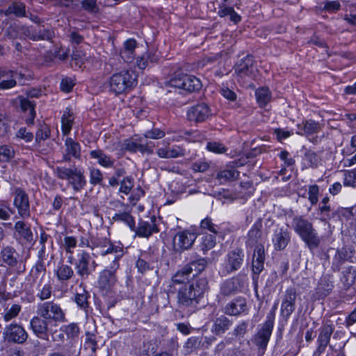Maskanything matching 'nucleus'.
<instances>
[{
	"label": "nucleus",
	"mask_w": 356,
	"mask_h": 356,
	"mask_svg": "<svg viewBox=\"0 0 356 356\" xmlns=\"http://www.w3.org/2000/svg\"><path fill=\"white\" fill-rule=\"evenodd\" d=\"M37 316L30 321L31 328L34 334L43 340H49V335L55 340L54 334L58 323L66 321L65 313L59 304L47 301L37 305Z\"/></svg>",
	"instance_id": "nucleus-1"
},
{
	"label": "nucleus",
	"mask_w": 356,
	"mask_h": 356,
	"mask_svg": "<svg viewBox=\"0 0 356 356\" xmlns=\"http://www.w3.org/2000/svg\"><path fill=\"white\" fill-rule=\"evenodd\" d=\"M207 288V280L204 277L193 278L188 284L175 290L179 306L194 307L202 298Z\"/></svg>",
	"instance_id": "nucleus-2"
},
{
	"label": "nucleus",
	"mask_w": 356,
	"mask_h": 356,
	"mask_svg": "<svg viewBox=\"0 0 356 356\" xmlns=\"http://www.w3.org/2000/svg\"><path fill=\"white\" fill-rule=\"evenodd\" d=\"M92 250H95L94 255L96 257L101 256L105 261H110L106 266L119 269V261L124 255V250L121 245H115L109 241L104 240L96 243L92 247Z\"/></svg>",
	"instance_id": "nucleus-3"
},
{
	"label": "nucleus",
	"mask_w": 356,
	"mask_h": 356,
	"mask_svg": "<svg viewBox=\"0 0 356 356\" xmlns=\"http://www.w3.org/2000/svg\"><path fill=\"white\" fill-rule=\"evenodd\" d=\"M136 75L133 71H121L113 74L110 78V90L116 94H121L132 88L136 84Z\"/></svg>",
	"instance_id": "nucleus-4"
},
{
	"label": "nucleus",
	"mask_w": 356,
	"mask_h": 356,
	"mask_svg": "<svg viewBox=\"0 0 356 356\" xmlns=\"http://www.w3.org/2000/svg\"><path fill=\"white\" fill-rule=\"evenodd\" d=\"M72 259V255L68 257V261L74 264L76 274L83 280L87 279L95 270L97 266L91 255L85 250L77 253L74 262Z\"/></svg>",
	"instance_id": "nucleus-5"
},
{
	"label": "nucleus",
	"mask_w": 356,
	"mask_h": 356,
	"mask_svg": "<svg viewBox=\"0 0 356 356\" xmlns=\"http://www.w3.org/2000/svg\"><path fill=\"white\" fill-rule=\"evenodd\" d=\"M2 334L6 341L17 344L24 343L28 338V333L25 329L17 323L6 325Z\"/></svg>",
	"instance_id": "nucleus-6"
},
{
	"label": "nucleus",
	"mask_w": 356,
	"mask_h": 356,
	"mask_svg": "<svg viewBox=\"0 0 356 356\" xmlns=\"http://www.w3.org/2000/svg\"><path fill=\"white\" fill-rule=\"evenodd\" d=\"M244 253L242 249L236 248L229 252L225 259L221 273L227 275L238 270L243 261Z\"/></svg>",
	"instance_id": "nucleus-7"
},
{
	"label": "nucleus",
	"mask_w": 356,
	"mask_h": 356,
	"mask_svg": "<svg viewBox=\"0 0 356 356\" xmlns=\"http://www.w3.org/2000/svg\"><path fill=\"white\" fill-rule=\"evenodd\" d=\"M118 268L105 266L99 273L97 284L100 289L110 291L118 282L116 273Z\"/></svg>",
	"instance_id": "nucleus-8"
},
{
	"label": "nucleus",
	"mask_w": 356,
	"mask_h": 356,
	"mask_svg": "<svg viewBox=\"0 0 356 356\" xmlns=\"http://www.w3.org/2000/svg\"><path fill=\"white\" fill-rule=\"evenodd\" d=\"M197 236L195 233L188 231H182L177 233L173 238V247L176 251L181 252L185 250L189 249Z\"/></svg>",
	"instance_id": "nucleus-9"
},
{
	"label": "nucleus",
	"mask_w": 356,
	"mask_h": 356,
	"mask_svg": "<svg viewBox=\"0 0 356 356\" xmlns=\"http://www.w3.org/2000/svg\"><path fill=\"white\" fill-rule=\"evenodd\" d=\"M192 273V266H184L178 270L171 278L169 284L170 292L173 293L175 290H180V288L188 284L191 280H189V276Z\"/></svg>",
	"instance_id": "nucleus-10"
},
{
	"label": "nucleus",
	"mask_w": 356,
	"mask_h": 356,
	"mask_svg": "<svg viewBox=\"0 0 356 356\" xmlns=\"http://www.w3.org/2000/svg\"><path fill=\"white\" fill-rule=\"evenodd\" d=\"M293 226L296 232L305 242L309 249L312 248V225L302 218H296Z\"/></svg>",
	"instance_id": "nucleus-11"
},
{
	"label": "nucleus",
	"mask_w": 356,
	"mask_h": 356,
	"mask_svg": "<svg viewBox=\"0 0 356 356\" xmlns=\"http://www.w3.org/2000/svg\"><path fill=\"white\" fill-rule=\"evenodd\" d=\"M13 203L20 217L26 218L30 216L29 200L24 191L19 188L15 191Z\"/></svg>",
	"instance_id": "nucleus-12"
},
{
	"label": "nucleus",
	"mask_w": 356,
	"mask_h": 356,
	"mask_svg": "<svg viewBox=\"0 0 356 356\" xmlns=\"http://www.w3.org/2000/svg\"><path fill=\"white\" fill-rule=\"evenodd\" d=\"M236 73L241 77L254 78L257 74L256 67L253 64L252 58L245 56L236 65Z\"/></svg>",
	"instance_id": "nucleus-13"
},
{
	"label": "nucleus",
	"mask_w": 356,
	"mask_h": 356,
	"mask_svg": "<svg viewBox=\"0 0 356 356\" xmlns=\"http://www.w3.org/2000/svg\"><path fill=\"white\" fill-rule=\"evenodd\" d=\"M211 115V111L206 104H199L191 106L187 111L189 120L195 122H204Z\"/></svg>",
	"instance_id": "nucleus-14"
},
{
	"label": "nucleus",
	"mask_w": 356,
	"mask_h": 356,
	"mask_svg": "<svg viewBox=\"0 0 356 356\" xmlns=\"http://www.w3.org/2000/svg\"><path fill=\"white\" fill-rule=\"evenodd\" d=\"M248 311L246 300L244 298H237L228 302L223 308L225 314L230 316H238Z\"/></svg>",
	"instance_id": "nucleus-15"
},
{
	"label": "nucleus",
	"mask_w": 356,
	"mask_h": 356,
	"mask_svg": "<svg viewBox=\"0 0 356 356\" xmlns=\"http://www.w3.org/2000/svg\"><path fill=\"white\" fill-rule=\"evenodd\" d=\"M296 299V291L292 289H287L281 305V314L284 317L288 318L295 310Z\"/></svg>",
	"instance_id": "nucleus-16"
},
{
	"label": "nucleus",
	"mask_w": 356,
	"mask_h": 356,
	"mask_svg": "<svg viewBox=\"0 0 356 356\" xmlns=\"http://www.w3.org/2000/svg\"><path fill=\"white\" fill-rule=\"evenodd\" d=\"M135 232L138 236L143 238H149L153 233L158 232L159 229L156 224V218L154 216L152 217L149 222L140 220Z\"/></svg>",
	"instance_id": "nucleus-17"
},
{
	"label": "nucleus",
	"mask_w": 356,
	"mask_h": 356,
	"mask_svg": "<svg viewBox=\"0 0 356 356\" xmlns=\"http://www.w3.org/2000/svg\"><path fill=\"white\" fill-rule=\"evenodd\" d=\"M211 331L213 334L218 336L222 335L233 325V321L225 315H220L212 320Z\"/></svg>",
	"instance_id": "nucleus-18"
},
{
	"label": "nucleus",
	"mask_w": 356,
	"mask_h": 356,
	"mask_svg": "<svg viewBox=\"0 0 356 356\" xmlns=\"http://www.w3.org/2000/svg\"><path fill=\"white\" fill-rule=\"evenodd\" d=\"M89 155L91 159L96 160L97 163L104 168H113L115 166V159L106 154L102 149L91 150Z\"/></svg>",
	"instance_id": "nucleus-19"
},
{
	"label": "nucleus",
	"mask_w": 356,
	"mask_h": 356,
	"mask_svg": "<svg viewBox=\"0 0 356 356\" xmlns=\"http://www.w3.org/2000/svg\"><path fill=\"white\" fill-rule=\"evenodd\" d=\"M21 75L15 71H0V90L14 88L17 84V79Z\"/></svg>",
	"instance_id": "nucleus-20"
},
{
	"label": "nucleus",
	"mask_w": 356,
	"mask_h": 356,
	"mask_svg": "<svg viewBox=\"0 0 356 356\" xmlns=\"http://www.w3.org/2000/svg\"><path fill=\"white\" fill-rule=\"evenodd\" d=\"M19 254L15 250L10 247H4L0 252V259L2 264L8 267H14L18 263Z\"/></svg>",
	"instance_id": "nucleus-21"
},
{
	"label": "nucleus",
	"mask_w": 356,
	"mask_h": 356,
	"mask_svg": "<svg viewBox=\"0 0 356 356\" xmlns=\"http://www.w3.org/2000/svg\"><path fill=\"white\" fill-rule=\"evenodd\" d=\"M274 323L266 320L261 330L258 332L256 343L261 348H266L271 336Z\"/></svg>",
	"instance_id": "nucleus-22"
},
{
	"label": "nucleus",
	"mask_w": 356,
	"mask_h": 356,
	"mask_svg": "<svg viewBox=\"0 0 356 356\" xmlns=\"http://www.w3.org/2000/svg\"><path fill=\"white\" fill-rule=\"evenodd\" d=\"M265 256L264 246L259 244L255 246L252 258V271L255 274H259L264 269Z\"/></svg>",
	"instance_id": "nucleus-23"
},
{
	"label": "nucleus",
	"mask_w": 356,
	"mask_h": 356,
	"mask_svg": "<svg viewBox=\"0 0 356 356\" xmlns=\"http://www.w3.org/2000/svg\"><path fill=\"white\" fill-rule=\"evenodd\" d=\"M136 47V41L134 39H128L124 42L120 55L124 62L131 63L134 60Z\"/></svg>",
	"instance_id": "nucleus-24"
},
{
	"label": "nucleus",
	"mask_w": 356,
	"mask_h": 356,
	"mask_svg": "<svg viewBox=\"0 0 356 356\" xmlns=\"http://www.w3.org/2000/svg\"><path fill=\"white\" fill-rule=\"evenodd\" d=\"M334 328L330 325H325L323 326L318 339V347L317 348V353L318 355L325 350V348L330 341V336Z\"/></svg>",
	"instance_id": "nucleus-25"
},
{
	"label": "nucleus",
	"mask_w": 356,
	"mask_h": 356,
	"mask_svg": "<svg viewBox=\"0 0 356 356\" xmlns=\"http://www.w3.org/2000/svg\"><path fill=\"white\" fill-rule=\"evenodd\" d=\"M66 147V154L64 156L65 161H69L70 156H73L75 159H79L81 157V146L79 143L74 141L71 138H67L65 142Z\"/></svg>",
	"instance_id": "nucleus-26"
},
{
	"label": "nucleus",
	"mask_w": 356,
	"mask_h": 356,
	"mask_svg": "<svg viewBox=\"0 0 356 356\" xmlns=\"http://www.w3.org/2000/svg\"><path fill=\"white\" fill-rule=\"evenodd\" d=\"M156 154L162 159L177 158L184 155V149L179 146L160 147L156 150Z\"/></svg>",
	"instance_id": "nucleus-27"
},
{
	"label": "nucleus",
	"mask_w": 356,
	"mask_h": 356,
	"mask_svg": "<svg viewBox=\"0 0 356 356\" xmlns=\"http://www.w3.org/2000/svg\"><path fill=\"white\" fill-rule=\"evenodd\" d=\"M58 280L60 282H65L74 276V272L72 268L63 262H60L55 270Z\"/></svg>",
	"instance_id": "nucleus-28"
},
{
	"label": "nucleus",
	"mask_w": 356,
	"mask_h": 356,
	"mask_svg": "<svg viewBox=\"0 0 356 356\" xmlns=\"http://www.w3.org/2000/svg\"><path fill=\"white\" fill-rule=\"evenodd\" d=\"M289 241V234L282 229L276 230L273 238L274 247L277 250L284 249Z\"/></svg>",
	"instance_id": "nucleus-29"
},
{
	"label": "nucleus",
	"mask_w": 356,
	"mask_h": 356,
	"mask_svg": "<svg viewBox=\"0 0 356 356\" xmlns=\"http://www.w3.org/2000/svg\"><path fill=\"white\" fill-rule=\"evenodd\" d=\"M69 184L76 192L82 190L86 184V180L83 172L81 170L76 169L73 176L70 178Z\"/></svg>",
	"instance_id": "nucleus-30"
},
{
	"label": "nucleus",
	"mask_w": 356,
	"mask_h": 356,
	"mask_svg": "<svg viewBox=\"0 0 356 356\" xmlns=\"http://www.w3.org/2000/svg\"><path fill=\"white\" fill-rule=\"evenodd\" d=\"M239 172L233 168H228L219 171L216 178L223 184L228 181H232L238 179Z\"/></svg>",
	"instance_id": "nucleus-31"
},
{
	"label": "nucleus",
	"mask_w": 356,
	"mask_h": 356,
	"mask_svg": "<svg viewBox=\"0 0 356 356\" xmlns=\"http://www.w3.org/2000/svg\"><path fill=\"white\" fill-rule=\"evenodd\" d=\"M16 232L26 241H33V233L30 227L23 221H17L14 226Z\"/></svg>",
	"instance_id": "nucleus-32"
},
{
	"label": "nucleus",
	"mask_w": 356,
	"mask_h": 356,
	"mask_svg": "<svg viewBox=\"0 0 356 356\" xmlns=\"http://www.w3.org/2000/svg\"><path fill=\"white\" fill-rule=\"evenodd\" d=\"M255 96L259 106L265 107L272 99L271 92L268 88L261 87L255 91Z\"/></svg>",
	"instance_id": "nucleus-33"
},
{
	"label": "nucleus",
	"mask_w": 356,
	"mask_h": 356,
	"mask_svg": "<svg viewBox=\"0 0 356 356\" xmlns=\"http://www.w3.org/2000/svg\"><path fill=\"white\" fill-rule=\"evenodd\" d=\"M184 90L188 92L198 91L201 89L202 84L199 79L193 75H184Z\"/></svg>",
	"instance_id": "nucleus-34"
},
{
	"label": "nucleus",
	"mask_w": 356,
	"mask_h": 356,
	"mask_svg": "<svg viewBox=\"0 0 356 356\" xmlns=\"http://www.w3.org/2000/svg\"><path fill=\"white\" fill-rule=\"evenodd\" d=\"M74 122L72 113L70 109L64 111L61 118V128L63 134L66 136L68 135L72 129Z\"/></svg>",
	"instance_id": "nucleus-35"
},
{
	"label": "nucleus",
	"mask_w": 356,
	"mask_h": 356,
	"mask_svg": "<svg viewBox=\"0 0 356 356\" xmlns=\"http://www.w3.org/2000/svg\"><path fill=\"white\" fill-rule=\"evenodd\" d=\"M261 230L257 225H254L248 234V239L246 243L249 246L258 245L262 244Z\"/></svg>",
	"instance_id": "nucleus-36"
},
{
	"label": "nucleus",
	"mask_w": 356,
	"mask_h": 356,
	"mask_svg": "<svg viewBox=\"0 0 356 356\" xmlns=\"http://www.w3.org/2000/svg\"><path fill=\"white\" fill-rule=\"evenodd\" d=\"M20 107L22 111L29 112L30 118L26 120L27 124H33L35 115L34 106L35 104L30 100L24 97H19Z\"/></svg>",
	"instance_id": "nucleus-37"
},
{
	"label": "nucleus",
	"mask_w": 356,
	"mask_h": 356,
	"mask_svg": "<svg viewBox=\"0 0 356 356\" xmlns=\"http://www.w3.org/2000/svg\"><path fill=\"white\" fill-rule=\"evenodd\" d=\"M113 220L116 222H122L125 223L132 231L135 230V220L134 217L127 212L115 213L113 216Z\"/></svg>",
	"instance_id": "nucleus-38"
},
{
	"label": "nucleus",
	"mask_w": 356,
	"mask_h": 356,
	"mask_svg": "<svg viewBox=\"0 0 356 356\" xmlns=\"http://www.w3.org/2000/svg\"><path fill=\"white\" fill-rule=\"evenodd\" d=\"M238 282L236 279H229L225 281L220 287V292L224 296H231L238 289Z\"/></svg>",
	"instance_id": "nucleus-39"
},
{
	"label": "nucleus",
	"mask_w": 356,
	"mask_h": 356,
	"mask_svg": "<svg viewBox=\"0 0 356 356\" xmlns=\"http://www.w3.org/2000/svg\"><path fill=\"white\" fill-rule=\"evenodd\" d=\"M333 285L325 277L321 278L316 289V293L319 297H325L332 291Z\"/></svg>",
	"instance_id": "nucleus-40"
},
{
	"label": "nucleus",
	"mask_w": 356,
	"mask_h": 356,
	"mask_svg": "<svg viewBox=\"0 0 356 356\" xmlns=\"http://www.w3.org/2000/svg\"><path fill=\"white\" fill-rule=\"evenodd\" d=\"M76 168H68L66 167L58 166L54 170V175L57 178L63 180L70 181Z\"/></svg>",
	"instance_id": "nucleus-41"
},
{
	"label": "nucleus",
	"mask_w": 356,
	"mask_h": 356,
	"mask_svg": "<svg viewBox=\"0 0 356 356\" xmlns=\"http://www.w3.org/2000/svg\"><path fill=\"white\" fill-rule=\"evenodd\" d=\"M72 60L75 65V67L79 69L86 67L84 64L87 60V57L83 51L79 49L74 50L72 54Z\"/></svg>",
	"instance_id": "nucleus-42"
},
{
	"label": "nucleus",
	"mask_w": 356,
	"mask_h": 356,
	"mask_svg": "<svg viewBox=\"0 0 356 356\" xmlns=\"http://www.w3.org/2000/svg\"><path fill=\"white\" fill-rule=\"evenodd\" d=\"M88 298L89 295L88 292L84 289H82L81 292L76 293L74 296V301L80 309L86 310L88 307Z\"/></svg>",
	"instance_id": "nucleus-43"
},
{
	"label": "nucleus",
	"mask_w": 356,
	"mask_h": 356,
	"mask_svg": "<svg viewBox=\"0 0 356 356\" xmlns=\"http://www.w3.org/2000/svg\"><path fill=\"white\" fill-rule=\"evenodd\" d=\"M15 156V150L9 145L0 146V162H8Z\"/></svg>",
	"instance_id": "nucleus-44"
},
{
	"label": "nucleus",
	"mask_w": 356,
	"mask_h": 356,
	"mask_svg": "<svg viewBox=\"0 0 356 356\" xmlns=\"http://www.w3.org/2000/svg\"><path fill=\"white\" fill-rule=\"evenodd\" d=\"M62 245L67 253L73 254V250L77 245V240L74 236H65L63 238Z\"/></svg>",
	"instance_id": "nucleus-45"
},
{
	"label": "nucleus",
	"mask_w": 356,
	"mask_h": 356,
	"mask_svg": "<svg viewBox=\"0 0 356 356\" xmlns=\"http://www.w3.org/2000/svg\"><path fill=\"white\" fill-rule=\"evenodd\" d=\"M134 180L132 177H124L120 183L119 192L128 195L134 187Z\"/></svg>",
	"instance_id": "nucleus-46"
},
{
	"label": "nucleus",
	"mask_w": 356,
	"mask_h": 356,
	"mask_svg": "<svg viewBox=\"0 0 356 356\" xmlns=\"http://www.w3.org/2000/svg\"><path fill=\"white\" fill-rule=\"evenodd\" d=\"M38 292L37 296L41 300H47L51 295V286L49 282L44 283L43 285L40 284L38 285Z\"/></svg>",
	"instance_id": "nucleus-47"
},
{
	"label": "nucleus",
	"mask_w": 356,
	"mask_h": 356,
	"mask_svg": "<svg viewBox=\"0 0 356 356\" xmlns=\"http://www.w3.org/2000/svg\"><path fill=\"white\" fill-rule=\"evenodd\" d=\"M206 148L208 151L215 154L225 153L227 150V148L222 143L216 141L207 143Z\"/></svg>",
	"instance_id": "nucleus-48"
},
{
	"label": "nucleus",
	"mask_w": 356,
	"mask_h": 356,
	"mask_svg": "<svg viewBox=\"0 0 356 356\" xmlns=\"http://www.w3.org/2000/svg\"><path fill=\"white\" fill-rule=\"evenodd\" d=\"M103 181V174L102 171L96 168L90 169V183L92 185H97L102 184Z\"/></svg>",
	"instance_id": "nucleus-49"
},
{
	"label": "nucleus",
	"mask_w": 356,
	"mask_h": 356,
	"mask_svg": "<svg viewBox=\"0 0 356 356\" xmlns=\"http://www.w3.org/2000/svg\"><path fill=\"white\" fill-rule=\"evenodd\" d=\"M7 12L13 13L17 17H24L26 14L25 5L22 3H14L8 7Z\"/></svg>",
	"instance_id": "nucleus-50"
},
{
	"label": "nucleus",
	"mask_w": 356,
	"mask_h": 356,
	"mask_svg": "<svg viewBox=\"0 0 356 356\" xmlns=\"http://www.w3.org/2000/svg\"><path fill=\"white\" fill-rule=\"evenodd\" d=\"M63 332L67 336L68 338H75L79 333V327L76 323H70L62 327Z\"/></svg>",
	"instance_id": "nucleus-51"
},
{
	"label": "nucleus",
	"mask_w": 356,
	"mask_h": 356,
	"mask_svg": "<svg viewBox=\"0 0 356 356\" xmlns=\"http://www.w3.org/2000/svg\"><path fill=\"white\" fill-rule=\"evenodd\" d=\"M343 185L345 186H356V170H348L343 174Z\"/></svg>",
	"instance_id": "nucleus-52"
},
{
	"label": "nucleus",
	"mask_w": 356,
	"mask_h": 356,
	"mask_svg": "<svg viewBox=\"0 0 356 356\" xmlns=\"http://www.w3.org/2000/svg\"><path fill=\"white\" fill-rule=\"evenodd\" d=\"M165 135V133L164 131H163L161 129L159 128H153L152 129L146 131L143 136L145 138H150L154 140H158L163 138Z\"/></svg>",
	"instance_id": "nucleus-53"
},
{
	"label": "nucleus",
	"mask_w": 356,
	"mask_h": 356,
	"mask_svg": "<svg viewBox=\"0 0 356 356\" xmlns=\"http://www.w3.org/2000/svg\"><path fill=\"white\" fill-rule=\"evenodd\" d=\"M216 245V236L212 234H206L202 237V250L207 251Z\"/></svg>",
	"instance_id": "nucleus-54"
},
{
	"label": "nucleus",
	"mask_w": 356,
	"mask_h": 356,
	"mask_svg": "<svg viewBox=\"0 0 356 356\" xmlns=\"http://www.w3.org/2000/svg\"><path fill=\"white\" fill-rule=\"evenodd\" d=\"M21 311V306L15 304L4 314L3 320L6 322L15 318Z\"/></svg>",
	"instance_id": "nucleus-55"
},
{
	"label": "nucleus",
	"mask_w": 356,
	"mask_h": 356,
	"mask_svg": "<svg viewBox=\"0 0 356 356\" xmlns=\"http://www.w3.org/2000/svg\"><path fill=\"white\" fill-rule=\"evenodd\" d=\"M207 265V261L204 258H200L195 261H193L186 266H192V271L194 270L199 273L204 270Z\"/></svg>",
	"instance_id": "nucleus-56"
},
{
	"label": "nucleus",
	"mask_w": 356,
	"mask_h": 356,
	"mask_svg": "<svg viewBox=\"0 0 356 356\" xmlns=\"http://www.w3.org/2000/svg\"><path fill=\"white\" fill-rule=\"evenodd\" d=\"M201 227L202 229H207L215 234H218L219 233L218 226L214 225L209 218H206L201 221Z\"/></svg>",
	"instance_id": "nucleus-57"
},
{
	"label": "nucleus",
	"mask_w": 356,
	"mask_h": 356,
	"mask_svg": "<svg viewBox=\"0 0 356 356\" xmlns=\"http://www.w3.org/2000/svg\"><path fill=\"white\" fill-rule=\"evenodd\" d=\"M343 278L347 286L352 285L356 280V270L352 267L347 268L344 273Z\"/></svg>",
	"instance_id": "nucleus-58"
},
{
	"label": "nucleus",
	"mask_w": 356,
	"mask_h": 356,
	"mask_svg": "<svg viewBox=\"0 0 356 356\" xmlns=\"http://www.w3.org/2000/svg\"><path fill=\"white\" fill-rule=\"evenodd\" d=\"M209 168V163L206 161H198L192 164L191 168L197 172H204Z\"/></svg>",
	"instance_id": "nucleus-59"
},
{
	"label": "nucleus",
	"mask_w": 356,
	"mask_h": 356,
	"mask_svg": "<svg viewBox=\"0 0 356 356\" xmlns=\"http://www.w3.org/2000/svg\"><path fill=\"white\" fill-rule=\"evenodd\" d=\"M49 134L50 131L49 128L45 125L42 126L36 132L35 140L37 142L44 140L49 138Z\"/></svg>",
	"instance_id": "nucleus-60"
},
{
	"label": "nucleus",
	"mask_w": 356,
	"mask_h": 356,
	"mask_svg": "<svg viewBox=\"0 0 356 356\" xmlns=\"http://www.w3.org/2000/svg\"><path fill=\"white\" fill-rule=\"evenodd\" d=\"M248 323L245 321L237 325L234 330V334L236 337H243L247 331Z\"/></svg>",
	"instance_id": "nucleus-61"
},
{
	"label": "nucleus",
	"mask_w": 356,
	"mask_h": 356,
	"mask_svg": "<svg viewBox=\"0 0 356 356\" xmlns=\"http://www.w3.org/2000/svg\"><path fill=\"white\" fill-rule=\"evenodd\" d=\"M184 75L185 74L178 75L177 76L175 77L174 79H172L170 81V86L172 87H175V88H177L184 90V83H185Z\"/></svg>",
	"instance_id": "nucleus-62"
},
{
	"label": "nucleus",
	"mask_w": 356,
	"mask_h": 356,
	"mask_svg": "<svg viewBox=\"0 0 356 356\" xmlns=\"http://www.w3.org/2000/svg\"><path fill=\"white\" fill-rule=\"evenodd\" d=\"M17 137L23 139L26 142H30L32 140L33 136L31 133L26 131L25 128H21L17 132Z\"/></svg>",
	"instance_id": "nucleus-63"
},
{
	"label": "nucleus",
	"mask_w": 356,
	"mask_h": 356,
	"mask_svg": "<svg viewBox=\"0 0 356 356\" xmlns=\"http://www.w3.org/2000/svg\"><path fill=\"white\" fill-rule=\"evenodd\" d=\"M74 83L70 79L66 78L62 79L60 82V89L62 91L69 92L72 90Z\"/></svg>",
	"instance_id": "nucleus-64"
}]
</instances>
